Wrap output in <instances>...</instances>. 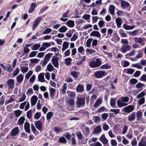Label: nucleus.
<instances>
[{
	"mask_svg": "<svg viewBox=\"0 0 146 146\" xmlns=\"http://www.w3.org/2000/svg\"><path fill=\"white\" fill-rule=\"evenodd\" d=\"M102 64L100 58H97L95 61L92 60L89 64V66L92 68H95L100 66Z\"/></svg>",
	"mask_w": 146,
	"mask_h": 146,
	"instance_id": "nucleus-1",
	"label": "nucleus"
},
{
	"mask_svg": "<svg viewBox=\"0 0 146 146\" xmlns=\"http://www.w3.org/2000/svg\"><path fill=\"white\" fill-rule=\"evenodd\" d=\"M76 104L77 108L82 107L85 104V100L83 98L78 99L76 102Z\"/></svg>",
	"mask_w": 146,
	"mask_h": 146,
	"instance_id": "nucleus-2",
	"label": "nucleus"
},
{
	"mask_svg": "<svg viewBox=\"0 0 146 146\" xmlns=\"http://www.w3.org/2000/svg\"><path fill=\"white\" fill-rule=\"evenodd\" d=\"M69 96L70 98L67 101V103L71 106L74 105V101L73 98L75 97V93L74 92H71V93H69Z\"/></svg>",
	"mask_w": 146,
	"mask_h": 146,
	"instance_id": "nucleus-3",
	"label": "nucleus"
},
{
	"mask_svg": "<svg viewBox=\"0 0 146 146\" xmlns=\"http://www.w3.org/2000/svg\"><path fill=\"white\" fill-rule=\"evenodd\" d=\"M131 48V46L129 45H123L121 49V51L123 53H125L129 50Z\"/></svg>",
	"mask_w": 146,
	"mask_h": 146,
	"instance_id": "nucleus-4",
	"label": "nucleus"
},
{
	"mask_svg": "<svg viewBox=\"0 0 146 146\" xmlns=\"http://www.w3.org/2000/svg\"><path fill=\"white\" fill-rule=\"evenodd\" d=\"M135 108L132 105H129L124 108V110L125 112L129 113L132 111Z\"/></svg>",
	"mask_w": 146,
	"mask_h": 146,
	"instance_id": "nucleus-5",
	"label": "nucleus"
},
{
	"mask_svg": "<svg viewBox=\"0 0 146 146\" xmlns=\"http://www.w3.org/2000/svg\"><path fill=\"white\" fill-rule=\"evenodd\" d=\"M104 72L102 71H96L94 74L95 76L97 78H100L102 77L105 75Z\"/></svg>",
	"mask_w": 146,
	"mask_h": 146,
	"instance_id": "nucleus-6",
	"label": "nucleus"
},
{
	"mask_svg": "<svg viewBox=\"0 0 146 146\" xmlns=\"http://www.w3.org/2000/svg\"><path fill=\"white\" fill-rule=\"evenodd\" d=\"M15 81L14 80L10 79L7 81L9 89H12L14 87Z\"/></svg>",
	"mask_w": 146,
	"mask_h": 146,
	"instance_id": "nucleus-7",
	"label": "nucleus"
},
{
	"mask_svg": "<svg viewBox=\"0 0 146 146\" xmlns=\"http://www.w3.org/2000/svg\"><path fill=\"white\" fill-rule=\"evenodd\" d=\"M35 125L36 127L39 130H40L42 128V121L40 120L37 121L35 122Z\"/></svg>",
	"mask_w": 146,
	"mask_h": 146,
	"instance_id": "nucleus-8",
	"label": "nucleus"
},
{
	"mask_svg": "<svg viewBox=\"0 0 146 146\" xmlns=\"http://www.w3.org/2000/svg\"><path fill=\"white\" fill-rule=\"evenodd\" d=\"M136 115L135 112L132 113L128 116V120L129 121H133L135 120V119Z\"/></svg>",
	"mask_w": 146,
	"mask_h": 146,
	"instance_id": "nucleus-9",
	"label": "nucleus"
},
{
	"mask_svg": "<svg viewBox=\"0 0 146 146\" xmlns=\"http://www.w3.org/2000/svg\"><path fill=\"white\" fill-rule=\"evenodd\" d=\"M58 57H54L52 59L51 61L53 65L56 68L58 66Z\"/></svg>",
	"mask_w": 146,
	"mask_h": 146,
	"instance_id": "nucleus-10",
	"label": "nucleus"
},
{
	"mask_svg": "<svg viewBox=\"0 0 146 146\" xmlns=\"http://www.w3.org/2000/svg\"><path fill=\"white\" fill-rule=\"evenodd\" d=\"M19 129L18 127H16L11 131V136L16 135L19 133Z\"/></svg>",
	"mask_w": 146,
	"mask_h": 146,
	"instance_id": "nucleus-11",
	"label": "nucleus"
},
{
	"mask_svg": "<svg viewBox=\"0 0 146 146\" xmlns=\"http://www.w3.org/2000/svg\"><path fill=\"white\" fill-rule=\"evenodd\" d=\"M100 141L104 144H106L108 143V140L106 137L105 135L103 134L100 138Z\"/></svg>",
	"mask_w": 146,
	"mask_h": 146,
	"instance_id": "nucleus-12",
	"label": "nucleus"
},
{
	"mask_svg": "<svg viewBox=\"0 0 146 146\" xmlns=\"http://www.w3.org/2000/svg\"><path fill=\"white\" fill-rule=\"evenodd\" d=\"M138 146H146V139L145 137H143L138 143Z\"/></svg>",
	"mask_w": 146,
	"mask_h": 146,
	"instance_id": "nucleus-13",
	"label": "nucleus"
},
{
	"mask_svg": "<svg viewBox=\"0 0 146 146\" xmlns=\"http://www.w3.org/2000/svg\"><path fill=\"white\" fill-rule=\"evenodd\" d=\"M121 7L124 9L127 8L130 5V4L128 2L123 0L121 2Z\"/></svg>",
	"mask_w": 146,
	"mask_h": 146,
	"instance_id": "nucleus-14",
	"label": "nucleus"
},
{
	"mask_svg": "<svg viewBox=\"0 0 146 146\" xmlns=\"http://www.w3.org/2000/svg\"><path fill=\"white\" fill-rule=\"evenodd\" d=\"M38 98L36 96H34L32 97L31 99V105L33 106L36 104L37 100Z\"/></svg>",
	"mask_w": 146,
	"mask_h": 146,
	"instance_id": "nucleus-15",
	"label": "nucleus"
},
{
	"mask_svg": "<svg viewBox=\"0 0 146 146\" xmlns=\"http://www.w3.org/2000/svg\"><path fill=\"white\" fill-rule=\"evenodd\" d=\"M36 4L35 3H33L31 4L29 12V13H32L34 10L35 7L36 6Z\"/></svg>",
	"mask_w": 146,
	"mask_h": 146,
	"instance_id": "nucleus-16",
	"label": "nucleus"
},
{
	"mask_svg": "<svg viewBox=\"0 0 146 146\" xmlns=\"http://www.w3.org/2000/svg\"><path fill=\"white\" fill-rule=\"evenodd\" d=\"M102 131V129L101 128V126H98L95 129L93 133L94 134L99 133L101 132Z\"/></svg>",
	"mask_w": 146,
	"mask_h": 146,
	"instance_id": "nucleus-17",
	"label": "nucleus"
},
{
	"mask_svg": "<svg viewBox=\"0 0 146 146\" xmlns=\"http://www.w3.org/2000/svg\"><path fill=\"white\" fill-rule=\"evenodd\" d=\"M90 36L99 37L101 36V35L99 31H93L90 34Z\"/></svg>",
	"mask_w": 146,
	"mask_h": 146,
	"instance_id": "nucleus-18",
	"label": "nucleus"
},
{
	"mask_svg": "<svg viewBox=\"0 0 146 146\" xmlns=\"http://www.w3.org/2000/svg\"><path fill=\"white\" fill-rule=\"evenodd\" d=\"M24 129L25 131L28 133L30 132V124L28 122H26L24 125Z\"/></svg>",
	"mask_w": 146,
	"mask_h": 146,
	"instance_id": "nucleus-19",
	"label": "nucleus"
},
{
	"mask_svg": "<svg viewBox=\"0 0 146 146\" xmlns=\"http://www.w3.org/2000/svg\"><path fill=\"white\" fill-rule=\"evenodd\" d=\"M135 26H129L125 23L123 25V27L126 30H131L134 29Z\"/></svg>",
	"mask_w": 146,
	"mask_h": 146,
	"instance_id": "nucleus-20",
	"label": "nucleus"
},
{
	"mask_svg": "<svg viewBox=\"0 0 146 146\" xmlns=\"http://www.w3.org/2000/svg\"><path fill=\"white\" fill-rule=\"evenodd\" d=\"M117 103L118 106L120 108L124 106L127 105V104L125 103L122 100L121 101L118 100Z\"/></svg>",
	"mask_w": 146,
	"mask_h": 146,
	"instance_id": "nucleus-21",
	"label": "nucleus"
},
{
	"mask_svg": "<svg viewBox=\"0 0 146 146\" xmlns=\"http://www.w3.org/2000/svg\"><path fill=\"white\" fill-rule=\"evenodd\" d=\"M44 74L43 73H40L38 75V80L41 82H44L45 80L44 78Z\"/></svg>",
	"mask_w": 146,
	"mask_h": 146,
	"instance_id": "nucleus-22",
	"label": "nucleus"
},
{
	"mask_svg": "<svg viewBox=\"0 0 146 146\" xmlns=\"http://www.w3.org/2000/svg\"><path fill=\"white\" fill-rule=\"evenodd\" d=\"M66 24L68 27L71 28L73 27L75 25L74 21L71 20L67 22Z\"/></svg>",
	"mask_w": 146,
	"mask_h": 146,
	"instance_id": "nucleus-23",
	"label": "nucleus"
},
{
	"mask_svg": "<svg viewBox=\"0 0 146 146\" xmlns=\"http://www.w3.org/2000/svg\"><path fill=\"white\" fill-rule=\"evenodd\" d=\"M115 21L117 27L119 28L121 27V18L119 17L116 18L115 19Z\"/></svg>",
	"mask_w": 146,
	"mask_h": 146,
	"instance_id": "nucleus-24",
	"label": "nucleus"
},
{
	"mask_svg": "<svg viewBox=\"0 0 146 146\" xmlns=\"http://www.w3.org/2000/svg\"><path fill=\"white\" fill-rule=\"evenodd\" d=\"M114 8L115 7L113 5H111L109 7V12L111 15L114 14Z\"/></svg>",
	"mask_w": 146,
	"mask_h": 146,
	"instance_id": "nucleus-25",
	"label": "nucleus"
},
{
	"mask_svg": "<svg viewBox=\"0 0 146 146\" xmlns=\"http://www.w3.org/2000/svg\"><path fill=\"white\" fill-rule=\"evenodd\" d=\"M119 34L122 37H127V35L125 33V31L122 29H121L119 31Z\"/></svg>",
	"mask_w": 146,
	"mask_h": 146,
	"instance_id": "nucleus-26",
	"label": "nucleus"
},
{
	"mask_svg": "<svg viewBox=\"0 0 146 146\" xmlns=\"http://www.w3.org/2000/svg\"><path fill=\"white\" fill-rule=\"evenodd\" d=\"M25 120V118L24 117H21L19 119L18 122L19 125H21L23 124Z\"/></svg>",
	"mask_w": 146,
	"mask_h": 146,
	"instance_id": "nucleus-27",
	"label": "nucleus"
},
{
	"mask_svg": "<svg viewBox=\"0 0 146 146\" xmlns=\"http://www.w3.org/2000/svg\"><path fill=\"white\" fill-rule=\"evenodd\" d=\"M77 91H83L84 87L83 85L79 84L77 86L76 89Z\"/></svg>",
	"mask_w": 146,
	"mask_h": 146,
	"instance_id": "nucleus-28",
	"label": "nucleus"
},
{
	"mask_svg": "<svg viewBox=\"0 0 146 146\" xmlns=\"http://www.w3.org/2000/svg\"><path fill=\"white\" fill-rule=\"evenodd\" d=\"M23 76L22 74H19L17 78V82L19 83H21L23 80Z\"/></svg>",
	"mask_w": 146,
	"mask_h": 146,
	"instance_id": "nucleus-29",
	"label": "nucleus"
},
{
	"mask_svg": "<svg viewBox=\"0 0 146 146\" xmlns=\"http://www.w3.org/2000/svg\"><path fill=\"white\" fill-rule=\"evenodd\" d=\"M142 113L139 111H138L137 113V119L138 121H140L141 119Z\"/></svg>",
	"mask_w": 146,
	"mask_h": 146,
	"instance_id": "nucleus-30",
	"label": "nucleus"
},
{
	"mask_svg": "<svg viewBox=\"0 0 146 146\" xmlns=\"http://www.w3.org/2000/svg\"><path fill=\"white\" fill-rule=\"evenodd\" d=\"M111 66L108 64H106L100 67V68L104 69H108L111 68Z\"/></svg>",
	"mask_w": 146,
	"mask_h": 146,
	"instance_id": "nucleus-31",
	"label": "nucleus"
},
{
	"mask_svg": "<svg viewBox=\"0 0 146 146\" xmlns=\"http://www.w3.org/2000/svg\"><path fill=\"white\" fill-rule=\"evenodd\" d=\"M53 54L52 53H48L45 55L44 60L48 61L50 59L51 56Z\"/></svg>",
	"mask_w": 146,
	"mask_h": 146,
	"instance_id": "nucleus-32",
	"label": "nucleus"
},
{
	"mask_svg": "<svg viewBox=\"0 0 146 146\" xmlns=\"http://www.w3.org/2000/svg\"><path fill=\"white\" fill-rule=\"evenodd\" d=\"M102 100L101 99H97L96 102L94 105V107L95 108L97 107V106H99V105L102 103Z\"/></svg>",
	"mask_w": 146,
	"mask_h": 146,
	"instance_id": "nucleus-33",
	"label": "nucleus"
},
{
	"mask_svg": "<svg viewBox=\"0 0 146 146\" xmlns=\"http://www.w3.org/2000/svg\"><path fill=\"white\" fill-rule=\"evenodd\" d=\"M65 60V63L67 65H69L71 64V61L72 59L70 57L66 58Z\"/></svg>",
	"mask_w": 146,
	"mask_h": 146,
	"instance_id": "nucleus-34",
	"label": "nucleus"
},
{
	"mask_svg": "<svg viewBox=\"0 0 146 146\" xmlns=\"http://www.w3.org/2000/svg\"><path fill=\"white\" fill-rule=\"evenodd\" d=\"M83 133L85 134V135L87 136L90 133V129L88 127H86L85 128V130L83 131Z\"/></svg>",
	"mask_w": 146,
	"mask_h": 146,
	"instance_id": "nucleus-35",
	"label": "nucleus"
},
{
	"mask_svg": "<svg viewBox=\"0 0 146 146\" xmlns=\"http://www.w3.org/2000/svg\"><path fill=\"white\" fill-rule=\"evenodd\" d=\"M47 68L48 71L49 72L52 71L54 69L53 66L50 63L47 65Z\"/></svg>",
	"mask_w": 146,
	"mask_h": 146,
	"instance_id": "nucleus-36",
	"label": "nucleus"
},
{
	"mask_svg": "<svg viewBox=\"0 0 146 146\" xmlns=\"http://www.w3.org/2000/svg\"><path fill=\"white\" fill-rule=\"evenodd\" d=\"M76 134L77 137L80 139H81L82 138L83 136V135L81 133L80 131L77 132L76 133Z\"/></svg>",
	"mask_w": 146,
	"mask_h": 146,
	"instance_id": "nucleus-37",
	"label": "nucleus"
},
{
	"mask_svg": "<svg viewBox=\"0 0 146 146\" xmlns=\"http://www.w3.org/2000/svg\"><path fill=\"white\" fill-rule=\"evenodd\" d=\"M92 40L93 39L91 38H90L87 40L86 42V44L88 47L89 48L90 47L91 42Z\"/></svg>",
	"mask_w": 146,
	"mask_h": 146,
	"instance_id": "nucleus-38",
	"label": "nucleus"
},
{
	"mask_svg": "<svg viewBox=\"0 0 146 146\" xmlns=\"http://www.w3.org/2000/svg\"><path fill=\"white\" fill-rule=\"evenodd\" d=\"M136 86L137 88H143V87H145V85L144 84L139 82L136 85Z\"/></svg>",
	"mask_w": 146,
	"mask_h": 146,
	"instance_id": "nucleus-39",
	"label": "nucleus"
},
{
	"mask_svg": "<svg viewBox=\"0 0 146 146\" xmlns=\"http://www.w3.org/2000/svg\"><path fill=\"white\" fill-rule=\"evenodd\" d=\"M33 73V71L32 70L30 71L28 73L26 74L25 78L26 79H29L30 76L32 75Z\"/></svg>",
	"mask_w": 146,
	"mask_h": 146,
	"instance_id": "nucleus-40",
	"label": "nucleus"
},
{
	"mask_svg": "<svg viewBox=\"0 0 146 146\" xmlns=\"http://www.w3.org/2000/svg\"><path fill=\"white\" fill-rule=\"evenodd\" d=\"M21 71L23 73L26 72L28 70L29 68L28 67H23L21 66Z\"/></svg>",
	"mask_w": 146,
	"mask_h": 146,
	"instance_id": "nucleus-41",
	"label": "nucleus"
},
{
	"mask_svg": "<svg viewBox=\"0 0 146 146\" xmlns=\"http://www.w3.org/2000/svg\"><path fill=\"white\" fill-rule=\"evenodd\" d=\"M22 111L19 110H18L15 111V114L16 117H19L20 115L21 114Z\"/></svg>",
	"mask_w": 146,
	"mask_h": 146,
	"instance_id": "nucleus-42",
	"label": "nucleus"
},
{
	"mask_svg": "<svg viewBox=\"0 0 146 146\" xmlns=\"http://www.w3.org/2000/svg\"><path fill=\"white\" fill-rule=\"evenodd\" d=\"M132 66L133 67L139 69H141L143 67L142 66L140 65L139 63L136 64H132Z\"/></svg>",
	"mask_w": 146,
	"mask_h": 146,
	"instance_id": "nucleus-43",
	"label": "nucleus"
},
{
	"mask_svg": "<svg viewBox=\"0 0 146 146\" xmlns=\"http://www.w3.org/2000/svg\"><path fill=\"white\" fill-rule=\"evenodd\" d=\"M41 116V113L39 112H37L34 116V117L36 119H38Z\"/></svg>",
	"mask_w": 146,
	"mask_h": 146,
	"instance_id": "nucleus-44",
	"label": "nucleus"
},
{
	"mask_svg": "<svg viewBox=\"0 0 146 146\" xmlns=\"http://www.w3.org/2000/svg\"><path fill=\"white\" fill-rule=\"evenodd\" d=\"M71 74L75 78L78 77V72L73 71L71 72Z\"/></svg>",
	"mask_w": 146,
	"mask_h": 146,
	"instance_id": "nucleus-45",
	"label": "nucleus"
},
{
	"mask_svg": "<svg viewBox=\"0 0 146 146\" xmlns=\"http://www.w3.org/2000/svg\"><path fill=\"white\" fill-rule=\"evenodd\" d=\"M53 115V113L52 112H48L46 115V119L47 120L50 119L52 117Z\"/></svg>",
	"mask_w": 146,
	"mask_h": 146,
	"instance_id": "nucleus-46",
	"label": "nucleus"
},
{
	"mask_svg": "<svg viewBox=\"0 0 146 146\" xmlns=\"http://www.w3.org/2000/svg\"><path fill=\"white\" fill-rule=\"evenodd\" d=\"M40 45L38 44H35L33 46L32 50H37L40 48Z\"/></svg>",
	"mask_w": 146,
	"mask_h": 146,
	"instance_id": "nucleus-47",
	"label": "nucleus"
},
{
	"mask_svg": "<svg viewBox=\"0 0 146 146\" xmlns=\"http://www.w3.org/2000/svg\"><path fill=\"white\" fill-rule=\"evenodd\" d=\"M5 97L4 96H2L0 98V105L2 106L3 105L5 101Z\"/></svg>",
	"mask_w": 146,
	"mask_h": 146,
	"instance_id": "nucleus-48",
	"label": "nucleus"
},
{
	"mask_svg": "<svg viewBox=\"0 0 146 146\" xmlns=\"http://www.w3.org/2000/svg\"><path fill=\"white\" fill-rule=\"evenodd\" d=\"M121 100L124 102L126 103L128 102L129 100V98L128 97H124L121 98Z\"/></svg>",
	"mask_w": 146,
	"mask_h": 146,
	"instance_id": "nucleus-49",
	"label": "nucleus"
},
{
	"mask_svg": "<svg viewBox=\"0 0 146 146\" xmlns=\"http://www.w3.org/2000/svg\"><path fill=\"white\" fill-rule=\"evenodd\" d=\"M19 72V70L18 67H17L16 69L14 71L13 74V75L15 76L17 75Z\"/></svg>",
	"mask_w": 146,
	"mask_h": 146,
	"instance_id": "nucleus-50",
	"label": "nucleus"
},
{
	"mask_svg": "<svg viewBox=\"0 0 146 146\" xmlns=\"http://www.w3.org/2000/svg\"><path fill=\"white\" fill-rule=\"evenodd\" d=\"M138 82V80L136 79L132 78L130 80V83L132 84H136Z\"/></svg>",
	"mask_w": 146,
	"mask_h": 146,
	"instance_id": "nucleus-51",
	"label": "nucleus"
},
{
	"mask_svg": "<svg viewBox=\"0 0 146 146\" xmlns=\"http://www.w3.org/2000/svg\"><path fill=\"white\" fill-rule=\"evenodd\" d=\"M15 100V99L13 98H10L9 100L7 102H5V105H6L8 104L11 103Z\"/></svg>",
	"mask_w": 146,
	"mask_h": 146,
	"instance_id": "nucleus-52",
	"label": "nucleus"
},
{
	"mask_svg": "<svg viewBox=\"0 0 146 146\" xmlns=\"http://www.w3.org/2000/svg\"><path fill=\"white\" fill-rule=\"evenodd\" d=\"M110 111L114 113L115 114H117L119 112V109H112L110 110Z\"/></svg>",
	"mask_w": 146,
	"mask_h": 146,
	"instance_id": "nucleus-53",
	"label": "nucleus"
},
{
	"mask_svg": "<svg viewBox=\"0 0 146 146\" xmlns=\"http://www.w3.org/2000/svg\"><path fill=\"white\" fill-rule=\"evenodd\" d=\"M37 52L32 51L29 54V56L30 57H32L36 56Z\"/></svg>",
	"mask_w": 146,
	"mask_h": 146,
	"instance_id": "nucleus-54",
	"label": "nucleus"
},
{
	"mask_svg": "<svg viewBox=\"0 0 146 146\" xmlns=\"http://www.w3.org/2000/svg\"><path fill=\"white\" fill-rule=\"evenodd\" d=\"M138 33V31L137 30H135L132 32H129L128 33L130 35H132V36H135L137 35Z\"/></svg>",
	"mask_w": 146,
	"mask_h": 146,
	"instance_id": "nucleus-55",
	"label": "nucleus"
},
{
	"mask_svg": "<svg viewBox=\"0 0 146 146\" xmlns=\"http://www.w3.org/2000/svg\"><path fill=\"white\" fill-rule=\"evenodd\" d=\"M143 39L141 37L137 38L135 37L134 38V41L136 42H138L139 43L141 42V41Z\"/></svg>",
	"mask_w": 146,
	"mask_h": 146,
	"instance_id": "nucleus-56",
	"label": "nucleus"
},
{
	"mask_svg": "<svg viewBox=\"0 0 146 146\" xmlns=\"http://www.w3.org/2000/svg\"><path fill=\"white\" fill-rule=\"evenodd\" d=\"M121 42L123 44H125L127 45L128 44V42L127 39H121Z\"/></svg>",
	"mask_w": 146,
	"mask_h": 146,
	"instance_id": "nucleus-57",
	"label": "nucleus"
},
{
	"mask_svg": "<svg viewBox=\"0 0 146 146\" xmlns=\"http://www.w3.org/2000/svg\"><path fill=\"white\" fill-rule=\"evenodd\" d=\"M115 100L113 98H111L110 100V105L111 106H114L115 104Z\"/></svg>",
	"mask_w": 146,
	"mask_h": 146,
	"instance_id": "nucleus-58",
	"label": "nucleus"
},
{
	"mask_svg": "<svg viewBox=\"0 0 146 146\" xmlns=\"http://www.w3.org/2000/svg\"><path fill=\"white\" fill-rule=\"evenodd\" d=\"M141 72L139 71H137L134 74L133 76L135 77H139L140 75Z\"/></svg>",
	"mask_w": 146,
	"mask_h": 146,
	"instance_id": "nucleus-59",
	"label": "nucleus"
},
{
	"mask_svg": "<svg viewBox=\"0 0 146 146\" xmlns=\"http://www.w3.org/2000/svg\"><path fill=\"white\" fill-rule=\"evenodd\" d=\"M105 24V22L103 21L100 20L98 24V25L100 28H101L104 26V25Z\"/></svg>",
	"mask_w": 146,
	"mask_h": 146,
	"instance_id": "nucleus-60",
	"label": "nucleus"
},
{
	"mask_svg": "<svg viewBox=\"0 0 146 146\" xmlns=\"http://www.w3.org/2000/svg\"><path fill=\"white\" fill-rule=\"evenodd\" d=\"M52 31L51 29L47 28L43 32V34H49Z\"/></svg>",
	"mask_w": 146,
	"mask_h": 146,
	"instance_id": "nucleus-61",
	"label": "nucleus"
},
{
	"mask_svg": "<svg viewBox=\"0 0 146 146\" xmlns=\"http://www.w3.org/2000/svg\"><path fill=\"white\" fill-rule=\"evenodd\" d=\"M94 118V121L95 123H99L100 121V118L99 117L95 116Z\"/></svg>",
	"mask_w": 146,
	"mask_h": 146,
	"instance_id": "nucleus-62",
	"label": "nucleus"
},
{
	"mask_svg": "<svg viewBox=\"0 0 146 146\" xmlns=\"http://www.w3.org/2000/svg\"><path fill=\"white\" fill-rule=\"evenodd\" d=\"M134 70L133 69L128 68L127 70V73L130 74H132L134 73Z\"/></svg>",
	"mask_w": 146,
	"mask_h": 146,
	"instance_id": "nucleus-63",
	"label": "nucleus"
},
{
	"mask_svg": "<svg viewBox=\"0 0 146 146\" xmlns=\"http://www.w3.org/2000/svg\"><path fill=\"white\" fill-rule=\"evenodd\" d=\"M26 98V95L24 94H23L22 96V97H21L19 99V102H22L23 101L25 100V98Z\"/></svg>",
	"mask_w": 146,
	"mask_h": 146,
	"instance_id": "nucleus-64",
	"label": "nucleus"
}]
</instances>
